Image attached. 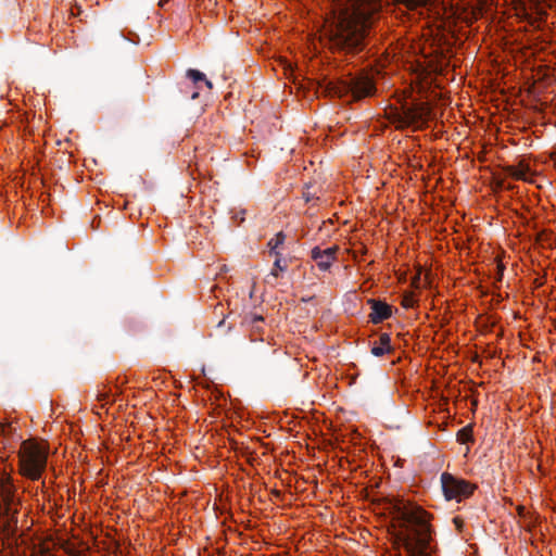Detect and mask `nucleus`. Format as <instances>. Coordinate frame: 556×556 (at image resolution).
Instances as JSON below:
<instances>
[{"label": "nucleus", "instance_id": "nucleus-8", "mask_svg": "<svg viewBox=\"0 0 556 556\" xmlns=\"http://www.w3.org/2000/svg\"><path fill=\"white\" fill-rule=\"evenodd\" d=\"M339 248L337 245L321 250L319 247H315L311 251V257L316 262L318 268L323 271L328 270L331 264L336 261V255Z\"/></svg>", "mask_w": 556, "mask_h": 556}, {"label": "nucleus", "instance_id": "nucleus-16", "mask_svg": "<svg viewBox=\"0 0 556 556\" xmlns=\"http://www.w3.org/2000/svg\"><path fill=\"white\" fill-rule=\"evenodd\" d=\"M263 321V317L260 315L250 314L244 316L243 324L249 326H254L256 323Z\"/></svg>", "mask_w": 556, "mask_h": 556}, {"label": "nucleus", "instance_id": "nucleus-6", "mask_svg": "<svg viewBox=\"0 0 556 556\" xmlns=\"http://www.w3.org/2000/svg\"><path fill=\"white\" fill-rule=\"evenodd\" d=\"M441 484L443 494L447 501L456 500L460 502L469 497L476 489L475 484L448 472L441 475Z\"/></svg>", "mask_w": 556, "mask_h": 556}, {"label": "nucleus", "instance_id": "nucleus-20", "mask_svg": "<svg viewBox=\"0 0 556 556\" xmlns=\"http://www.w3.org/2000/svg\"><path fill=\"white\" fill-rule=\"evenodd\" d=\"M303 199L305 200V202H307V203H308V202H311V201H312V200H314V199H316V200H317V199H318V197H316V194H315V193H311L309 191H304V192H303Z\"/></svg>", "mask_w": 556, "mask_h": 556}, {"label": "nucleus", "instance_id": "nucleus-3", "mask_svg": "<svg viewBox=\"0 0 556 556\" xmlns=\"http://www.w3.org/2000/svg\"><path fill=\"white\" fill-rule=\"evenodd\" d=\"M319 87L323 92L330 97L344 98L351 96L354 101L371 97L376 92V85L366 73L350 74L345 78L324 81Z\"/></svg>", "mask_w": 556, "mask_h": 556}, {"label": "nucleus", "instance_id": "nucleus-12", "mask_svg": "<svg viewBox=\"0 0 556 556\" xmlns=\"http://www.w3.org/2000/svg\"><path fill=\"white\" fill-rule=\"evenodd\" d=\"M286 240V235L282 232V231H279L275 238H271L267 245L269 248V254L270 255H274V256H279L280 255V252L277 251L278 247H280L281 244H283Z\"/></svg>", "mask_w": 556, "mask_h": 556}, {"label": "nucleus", "instance_id": "nucleus-15", "mask_svg": "<svg viewBox=\"0 0 556 556\" xmlns=\"http://www.w3.org/2000/svg\"><path fill=\"white\" fill-rule=\"evenodd\" d=\"M457 441L462 444L470 442L473 440L472 437V428L470 426H466L458 430L456 434Z\"/></svg>", "mask_w": 556, "mask_h": 556}, {"label": "nucleus", "instance_id": "nucleus-24", "mask_svg": "<svg viewBox=\"0 0 556 556\" xmlns=\"http://www.w3.org/2000/svg\"><path fill=\"white\" fill-rule=\"evenodd\" d=\"M68 553H70V554H72V555H74V556H77V555H78V553H76V552H74V551H72V549H68Z\"/></svg>", "mask_w": 556, "mask_h": 556}, {"label": "nucleus", "instance_id": "nucleus-11", "mask_svg": "<svg viewBox=\"0 0 556 556\" xmlns=\"http://www.w3.org/2000/svg\"><path fill=\"white\" fill-rule=\"evenodd\" d=\"M390 342V336L388 333H381L379 337V342L375 343L371 348V354L379 357L390 353L392 351Z\"/></svg>", "mask_w": 556, "mask_h": 556}, {"label": "nucleus", "instance_id": "nucleus-19", "mask_svg": "<svg viewBox=\"0 0 556 556\" xmlns=\"http://www.w3.org/2000/svg\"><path fill=\"white\" fill-rule=\"evenodd\" d=\"M409 7L425 5L429 0H404Z\"/></svg>", "mask_w": 556, "mask_h": 556}, {"label": "nucleus", "instance_id": "nucleus-2", "mask_svg": "<svg viewBox=\"0 0 556 556\" xmlns=\"http://www.w3.org/2000/svg\"><path fill=\"white\" fill-rule=\"evenodd\" d=\"M379 9L378 0H352L351 8L346 9L341 23L345 28L342 39L348 49L353 51L361 49L366 28Z\"/></svg>", "mask_w": 556, "mask_h": 556}, {"label": "nucleus", "instance_id": "nucleus-21", "mask_svg": "<svg viewBox=\"0 0 556 556\" xmlns=\"http://www.w3.org/2000/svg\"><path fill=\"white\" fill-rule=\"evenodd\" d=\"M454 522L456 523V526L459 528L460 527V521L459 519L456 517L454 518Z\"/></svg>", "mask_w": 556, "mask_h": 556}, {"label": "nucleus", "instance_id": "nucleus-13", "mask_svg": "<svg viewBox=\"0 0 556 556\" xmlns=\"http://www.w3.org/2000/svg\"><path fill=\"white\" fill-rule=\"evenodd\" d=\"M187 76L197 85L199 81H204L206 87L208 89H212L213 88V84L212 81L207 80L205 78V75L198 71V70H193V68H190L187 71Z\"/></svg>", "mask_w": 556, "mask_h": 556}, {"label": "nucleus", "instance_id": "nucleus-17", "mask_svg": "<svg viewBox=\"0 0 556 556\" xmlns=\"http://www.w3.org/2000/svg\"><path fill=\"white\" fill-rule=\"evenodd\" d=\"M495 268H496V274H495L494 279L496 282H501L503 280L505 266L502 263L497 262Z\"/></svg>", "mask_w": 556, "mask_h": 556}, {"label": "nucleus", "instance_id": "nucleus-18", "mask_svg": "<svg viewBox=\"0 0 556 556\" xmlns=\"http://www.w3.org/2000/svg\"><path fill=\"white\" fill-rule=\"evenodd\" d=\"M415 304V299H414V295L413 294H405L403 296V300H402V305L405 307V308H410L413 307Z\"/></svg>", "mask_w": 556, "mask_h": 556}, {"label": "nucleus", "instance_id": "nucleus-10", "mask_svg": "<svg viewBox=\"0 0 556 556\" xmlns=\"http://www.w3.org/2000/svg\"><path fill=\"white\" fill-rule=\"evenodd\" d=\"M505 172L507 175L515 179L523 180L527 182L532 181L529 177L530 175H532L531 169L529 165L523 162H520L518 165L506 166Z\"/></svg>", "mask_w": 556, "mask_h": 556}, {"label": "nucleus", "instance_id": "nucleus-23", "mask_svg": "<svg viewBox=\"0 0 556 556\" xmlns=\"http://www.w3.org/2000/svg\"><path fill=\"white\" fill-rule=\"evenodd\" d=\"M5 428H7V426H5V425H0V431H1V432H4V431H5Z\"/></svg>", "mask_w": 556, "mask_h": 556}, {"label": "nucleus", "instance_id": "nucleus-22", "mask_svg": "<svg viewBox=\"0 0 556 556\" xmlns=\"http://www.w3.org/2000/svg\"><path fill=\"white\" fill-rule=\"evenodd\" d=\"M198 96H199V93L195 91V92H193V93L191 94V99H192V100H194V99H197V98H198Z\"/></svg>", "mask_w": 556, "mask_h": 556}, {"label": "nucleus", "instance_id": "nucleus-14", "mask_svg": "<svg viewBox=\"0 0 556 556\" xmlns=\"http://www.w3.org/2000/svg\"><path fill=\"white\" fill-rule=\"evenodd\" d=\"M275 257H276V260L274 262V267L270 271V275L277 278L279 276V271L287 270L288 262H287V260L281 257V254L279 256H275Z\"/></svg>", "mask_w": 556, "mask_h": 556}, {"label": "nucleus", "instance_id": "nucleus-1", "mask_svg": "<svg viewBox=\"0 0 556 556\" xmlns=\"http://www.w3.org/2000/svg\"><path fill=\"white\" fill-rule=\"evenodd\" d=\"M383 504L393 518L391 535L397 556H435L438 544L432 515L396 496L384 497Z\"/></svg>", "mask_w": 556, "mask_h": 556}, {"label": "nucleus", "instance_id": "nucleus-7", "mask_svg": "<svg viewBox=\"0 0 556 556\" xmlns=\"http://www.w3.org/2000/svg\"><path fill=\"white\" fill-rule=\"evenodd\" d=\"M428 109L425 104H416L404 108L397 115V121L401 126L419 127L426 119Z\"/></svg>", "mask_w": 556, "mask_h": 556}, {"label": "nucleus", "instance_id": "nucleus-5", "mask_svg": "<svg viewBox=\"0 0 556 556\" xmlns=\"http://www.w3.org/2000/svg\"><path fill=\"white\" fill-rule=\"evenodd\" d=\"M0 527L8 533L14 531L17 526V507L21 504L15 494V486L8 475L0 477Z\"/></svg>", "mask_w": 556, "mask_h": 556}, {"label": "nucleus", "instance_id": "nucleus-25", "mask_svg": "<svg viewBox=\"0 0 556 556\" xmlns=\"http://www.w3.org/2000/svg\"><path fill=\"white\" fill-rule=\"evenodd\" d=\"M225 323V319H222L219 323H218V327H220L222 325H224Z\"/></svg>", "mask_w": 556, "mask_h": 556}, {"label": "nucleus", "instance_id": "nucleus-4", "mask_svg": "<svg viewBox=\"0 0 556 556\" xmlns=\"http://www.w3.org/2000/svg\"><path fill=\"white\" fill-rule=\"evenodd\" d=\"M18 456L21 473L31 480L40 479L47 465L45 446L30 440L24 441Z\"/></svg>", "mask_w": 556, "mask_h": 556}, {"label": "nucleus", "instance_id": "nucleus-9", "mask_svg": "<svg viewBox=\"0 0 556 556\" xmlns=\"http://www.w3.org/2000/svg\"><path fill=\"white\" fill-rule=\"evenodd\" d=\"M367 303L371 308L369 315L371 323L379 324L391 317L392 306L388 303L376 299H369Z\"/></svg>", "mask_w": 556, "mask_h": 556}]
</instances>
